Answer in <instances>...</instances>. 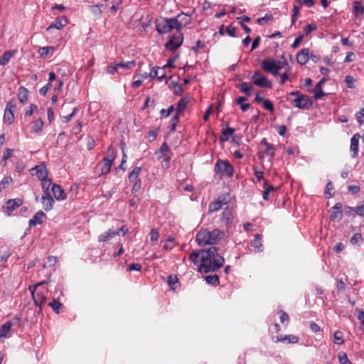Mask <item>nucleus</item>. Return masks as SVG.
<instances>
[{"label":"nucleus","mask_w":364,"mask_h":364,"mask_svg":"<svg viewBox=\"0 0 364 364\" xmlns=\"http://www.w3.org/2000/svg\"><path fill=\"white\" fill-rule=\"evenodd\" d=\"M191 261L198 266L201 273L215 272L223 266L225 259L218 253V247H210L200 252L193 251L190 255Z\"/></svg>","instance_id":"nucleus-1"},{"label":"nucleus","mask_w":364,"mask_h":364,"mask_svg":"<svg viewBox=\"0 0 364 364\" xmlns=\"http://www.w3.org/2000/svg\"><path fill=\"white\" fill-rule=\"evenodd\" d=\"M225 235L224 232L218 229L209 231L200 230L196 235V240L200 246L216 244Z\"/></svg>","instance_id":"nucleus-2"},{"label":"nucleus","mask_w":364,"mask_h":364,"mask_svg":"<svg viewBox=\"0 0 364 364\" xmlns=\"http://www.w3.org/2000/svg\"><path fill=\"white\" fill-rule=\"evenodd\" d=\"M214 170L215 173L220 174L221 176H227L232 177L234 173L233 166L225 160L218 159L215 164Z\"/></svg>","instance_id":"nucleus-3"},{"label":"nucleus","mask_w":364,"mask_h":364,"mask_svg":"<svg viewBox=\"0 0 364 364\" xmlns=\"http://www.w3.org/2000/svg\"><path fill=\"white\" fill-rule=\"evenodd\" d=\"M183 41V35L181 32L174 33L170 40L165 44V47L168 50H174L178 48Z\"/></svg>","instance_id":"nucleus-4"},{"label":"nucleus","mask_w":364,"mask_h":364,"mask_svg":"<svg viewBox=\"0 0 364 364\" xmlns=\"http://www.w3.org/2000/svg\"><path fill=\"white\" fill-rule=\"evenodd\" d=\"M251 80L254 85L260 87H271L272 82L262 75L260 71H256L251 77Z\"/></svg>","instance_id":"nucleus-5"},{"label":"nucleus","mask_w":364,"mask_h":364,"mask_svg":"<svg viewBox=\"0 0 364 364\" xmlns=\"http://www.w3.org/2000/svg\"><path fill=\"white\" fill-rule=\"evenodd\" d=\"M293 102L294 103L295 106L299 109L306 110L309 109L310 107L312 105V101L311 100L310 97L306 95H303L299 96V97H296L295 99L293 100Z\"/></svg>","instance_id":"nucleus-6"},{"label":"nucleus","mask_w":364,"mask_h":364,"mask_svg":"<svg viewBox=\"0 0 364 364\" xmlns=\"http://www.w3.org/2000/svg\"><path fill=\"white\" fill-rule=\"evenodd\" d=\"M262 68L276 76L278 75V68L276 67V62L272 58H266L262 62Z\"/></svg>","instance_id":"nucleus-7"},{"label":"nucleus","mask_w":364,"mask_h":364,"mask_svg":"<svg viewBox=\"0 0 364 364\" xmlns=\"http://www.w3.org/2000/svg\"><path fill=\"white\" fill-rule=\"evenodd\" d=\"M171 26H169L167 18H162L156 20V30L159 33H167L171 31Z\"/></svg>","instance_id":"nucleus-8"},{"label":"nucleus","mask_w":364,"mask_h":364,"mask_svg":"<svg viewBox=\"0 0 364 364\" xmlns=\"http://www.w3.org/2000/svg\"><path fill=\"white\" fill-rule=\"evenodd\" d=\"M15 109V106L13 105L11 102L7 103L6 106V109L4 110V122L8 124H11L13 123L14 120V112Z\"/></svg>","instance_id":"nucleus-9"},{"label":"nucleus","mask_w":364,"mask_h":364,"mask_svg":"<svg viewBox=\"0 0 364 364\" xmlns=\"http://www.w3.org/2000/svg\"><path fill=\"white\" fill-rule=\"evenodd\" d=\"M343 205L341 203H337L333 206L330 210L331 215L330 218L331 220H337L339 221L342 219L343 212H342Z\"/></svg>","instance_id":"nucleus-10"},{"label":"nucleus","mask_w":364,"mask_h":364,"mask_svg":"<svg viewBox=\"0 0 364 364\" xmlns=\"http://www.w3.org/2000/svg\"><path fill=\"white\" fill-rule=\"evenodd\" d=\"M144 76L146 77L157 78L159 81H162L164 79L166 78V70L164 67L154 68L151 70L149 75L146 73Z\"/></svg>","instance_id":"nucleus-11"},{"label":"nucleus","mask_w":364,"mask_h":364,"mask_svg":"<svg viewBox=\"0 0 364 364\" xmlns=\"http://www.w3.org/2000/svg\"><path fill=\"white\" fill-rule=\"evenodd\" d=\"M23 204V200L21 198L9 199L6 203V209L8 215H11L13 210L20 207Z\"/></svg>","instance_id":"nucleus-12"},{"label":"nucleus","mask_w":364,"mask_h":364,"mask_svg":"<svg viewBox=\"0 0 364 364\" xmlns=\"http://www.w3.org/2000/svg\"><path fill=\"white\" fill-rule=\"evenodd\" d=\"M296 61L299 64L306 65L310 60V50L309 48H304L299 51L296 56Z\"/></svg>","instance_id":"nucleus-13"},{"label":"nucleus","mask_w":364,"mask_h":364,"mask_svg":"<svg viewBox=\"0 0 364 364\" xmlns=\"http://www.w3.org/2000/svg\"><path fill=\"white\" fill-rule=\"evenodd\" d=\"M32 171H35L32 175H35L41 181L48 178V171L44 164L36 166L32 168Z\"/></svg>","instance_id":"nucleus-14"},{"label":"nucleus","mask_w":364,"mask_h":364,"mask_svg":"<svg viewBox=\"0 0 364 364\" xmlns=\"http://www.w3.org/2000/svg\"><path fill=\"white\" fill-rule=\"evenodd\" d=\"M41 203L43 209L46 211H50L53 209L55 201L50 193H46L41 197Z\"/></svg>","instance_id":"nucleus-15"},{"label":"nucleus","mask_w":364,"mask_h":364,"mask_svg":"<svg viewBox=\"0 0 364 364\" xmlns=\"http://www.w3.org/2000/svg\"><path fill=\"white\" fill-rule=\"evenodd\" d=\"M68 23V18L66 16H63L61 17L57 18L54 22H53L47 28L46 31H49L53 28H56L58 30L61 29Z\"/></svg>","instance_id":"nucleus-16"},{"label":"nucleus","mask_w":364,"mask_h":364,"mask_svg":"<svg viewBox=\"0 0 364 364\" xmlns=\"http://www.w3.org/2000/svg\"><path fill=\"white\" fill-rule=\"evenodd\" d=\"M360 138V135L359 134H355L352 138L350 139V150L353 152L352 157L355 158L358 156V144Z\"/></svg>","instance_id":"nucleus-17"},{"label":"nucleus","mask_w":364,"mask_h":364,"mask_svg":"<svg viewBox=\"0 0 364 364\" xmlns=\"http://www.w3.org/2000/svg\"><path fill=\"white\" fill-rule=\"evenodd\" d=\"M52 191L56 200H63L66 198V193L60 186L53 184L52 186Z\"/></svg>","instance_id":"nucleus-18"},{"label":"nucleus","mask_w":364,"mask_h":364,"mask_svg":"<svg viewBox=\"0 0 364 364\" xmlns=\"http://www.w3.org/2000/svg\"><path fill=\"white\" fill-rule=\"evenodd\" d=\"M170 151V149L166 142L163 143L161 146L159 150L156 152V154L158 156V158L160 159L164 156H166L164 161L168 163L171 160V157L167 156V154Z\"/></svg>","instance_id":"nucleus-19"},{"label":"nucleus","mask_w":364,"mask_h":364,"mask_svg":"<svg viewBox=\"0 0 364 364\" xmlns=\"http://www.w3.org/2000/svg\"><path fill=\"white\" fill-rule=\"evenodd\" d=\"M299 338L294 335H280L277 336L276 342H286L287 343H296Z\"/></svg>","instance_id":"nucleus-20"},{"label":"nucleus","mask_w":364,"mask_h":364,"mask_svg":"<svg viewBox=\"0 0 364 364\" xmlns=\"http://www.w3.org/2000/svg\"><path fill=\"white\" fill-rule=\"evenodd\" d=\"M192 14H193V12L191 14H185L183 12H181L180 14H178V18L179 19L181 28L183 26H186L187 25L191 23V20H192V18H191Z\"/></svg>","instance_id":"nucleus-21"},{"label":"nucleus","mask_w":364,"mask_h":364,"mask_svg":"<svg viewBox=\"0 0 364 364\" xmlns=\"http://www.w3.org/2000/svg\"><path fill=\"white\" fill-rule=\"evenodd\" d=\"M16 52V50H10L4 52L3 55L0 56V65H6Z\"/></svg>","instance_id":"nucleus-22"},{"label":"nucleus","mask_w":364,"mask_h":364,"mask_svg":"<svg viewBox=\"0 0 364 364\" xmlns=\"http://www.w3.org/2000/svg\"><path fill=\"white\" fill-rule=\"evenodd\" d=\"M116 235H119V232H115V230L109 229L104 233L101 234L98 237L99 242H106L111 240Z\"/></svg>","instance_id":"nucleus-23"},{"label":"nucleus","mask_w":364,"mask_h":364,"mask_svg":"<svg viewBox=\"0 0 364 364\" xmlns=\"http://www.w3.org/2000/svg\"><path fill=\"white\" fill-rule=\"evenodd\" d=\"M251 245L255 248L256 252H261L263 251V245L262 242V236L259 234H257L255 236V239L251 242Z\"/></svg>","instance_id":"nucleus-24"},{"label":"nucleus","mask_w":364,"mask_h":364,"mask_svg":"<svg viewBox=\"0 0 364 364\" xmlns=\"http://www.w3.org/2000/svg\"><path fill=\"white\" fill-rule=\"evenodd\" d=\"M232 218L233 215L232 210L228 208H225L222 214V222L225 223L226 225H228L232 223Z\"/></svg>","instance_id":"nucleus-25"},{"label":"nucleus","mask_w":364,"mask_h":364,"mask_svg":"<svg viewBox=\"0 0 364 364\" xmlns=\"http://www.w3.org/2000/svg\"><path fill=\"white\" fill-rule=\"evenodd\" d=\"M261 144L262 145H264L265 146V149L264 150V153L267 155V156H271L272 158L274 157V151H275V149H274V146L273 144L267 142V139H263L262 141H261Z\"/></svg>","instance_id":"nucleus-26"},{"label":"nucleus","mask_w":364,"mask_h":364,"mask_svg":"<svg viewBox=\"0 0 364 364\" xmlns=\"http://www.w3.org/2000/svg\"><path fill=\"white\" fill-rule=\"evenodd\" d=\"M237 87L240 88V91L247 96H250L254 90V87L250 82H242L237 85Z\"/></svg>","instance_id":"nucleus-27"},{"label":"nucleus","mask_w":364,"mask_h":364,"mask_svg":"<svg viewBox=\"0 0 364 364\" xmlns=\"http://www.w3.org/2000/svg\"><path fill=\"white\" fill-rule=\"evenodd\" d=\"M43 217H46V215L42 210L37 212L33 215V217L29 220V225L36 226L38 224H41L43 223L42 218Z\"/></svg>","instance_id":"nucleus-28"},{"label":"nucleus","mask_w":364,"mask_h":364,"mask_svg":"<svg viewBox=\"0 0 364 364\" xmlns=\"http://www.w3.org/2000/svg\"><path fill=\"white\" fill-rule=\"evenodd\" d=\"M226 204H227L226 202H224L220 200L213 201L210 203L209 207H208V211H209V213L217 212V211L220 210V209H222L223 206Z\"/></svg>","instance_id":"nucleus-29"},{"label":"nucleus","mask_w":364,"mask_h":364,"mask_svg":"<svg viewBox=\"0 0 364 364\" xmlns=\"http://www.w3.org/2000/svg\"><path fill=\"white\" fill-rule=\"evenodd\" d=\"M325 79H321L318 82L316 83L314 88V97L316 100L321 99L324 95V93L322 90V85L324 82Z\"/></svg>","instance_id":"nucleus-30"},{"label":"nucleus","mask_w":364,"mask_h":364,"mask_svg":"<svg viewBox=\"0 0 364 364\" xmlns=\"http://www.w3.org/2000/svg\"><path fill=\"white\" fill-rule=\"evenodd\" d=\"M44 122L41 118L35 120L33 122L31 132L34 134H41L43 132Z\"/></svg>","instance_id":"nucleus-31"},{"label":"nucleus","mask_w":364,"mask_h":364,"mask_svg":"<svg viewBox=\"0 0 364 364\" xmlns=\"http://www.w3.org/2000/svg\"><path fill=\"white\" fill-rule=\"evenodd\" d=\"M141 167L136 166L132 171L129 173L128 178L130 183H134L136 181L140 180L139 176L141 173Z\"/></svg>","instance_id":"nucleus-32"},{"label":"nucleus","mask_w":364,"mask_h":364,"mask_svg":"<svg viewBox=\"0 0 364 364\" xmlns=\"http://www.w3.org/2000/svg\"><path fill=\"white\" fill-rule=\"evenodd\" d=\"M11 328L10 323L5 322L0 328V338L10 337L9 333Z\"/></svg>","instance_id":"nucleus-33"},{"label":"nucleus","mask_w":364,"mask_h":364,"mask_svg":"<svg viewBox=\"0 0 364 364\" xmlns=\"http://www.w3.org/2000/svg\"><path fill=\"white\" fill-rule=\"evenodd\" d=\"M188 102L189 98L188 97H183L180 99L177 104L176 112L178 114L182 113L186 108V106L188 104Z\"/></svg>","instance_id":"nucleus-34"},{"label":"nucleus","mask_w":364,"mask_h":364,"mask_svg":"<svg viewBox=\"0 0 364 364\" xmlns=\"http://www.w3.org/2000/svg\"><path fill=\"white\" fill-rule=\"evenodd\" d=\"M262 186L264 188V191L262 193V198L264 200H268L269 193L274 191L277 188H274L272 185L268 184L267 181H266L263 183Z\"/></svg>","instance_id":"nucleus-35"},{"label":"nucleus","mask_w":364,"mask_h":364,"mask_svg":"<svg viewBox=\"0 0 364 364\" xmlns=\"http://www.w3.org/2000/svg\"><path fill=\"white\" fill-rule=\"evenodd\" d=\"M28 90L21 86L18 89V98L21 103H24L28 100Z\"/></svg>","instance_id":"nucleus-36"},{"label":"nucleus","mask_w":364,"mask_h":364,"mask_svg":"<svg viewBox=\"0 0 364 364\" xmlns=\"http://www.w3.org/2000/svg\"><path fill=\"white\" fill-rule=\"evenodd\" d=\"M235 132V129L231 127H227L225 129L222 131L220 136V141H226L229 139L230 136H232Z\"/></svg>","instance_id":"nucleus-37"},{"label":"nucleus","mask_w":364,"mask_h":364,"mask_svg":"<svg viewBox=\"0 0 364 364\" xmlns=\"http://www.w3.org/2000/svg\"><path fill=\"white\" fill-rule=\"evenodd\" d=\"M247 100L246 97H239L236 100V102L237 105L240 106V109L242 112L247 111L250 107V105L249 103H245V102Z\"/></svg>","instance_id":"nucleus-38"},{"label":"nucleus","mask_w":364,"mask_h":364,"mask_svg":"<svg viewBox=\"0 0 364 364\" xmlns=\"http://www.w3.org/2000/svg\"><path fill=\"white\" fill-rule=\"evenodd\" d=\"M169 26H171V30L176 28L177 32H181V26L178 15L175 18H167Z\"/></svg>","instance_id":"nucleus-39"},{"label":"nucleus","mask_w":364,"mask_h":364,"mask_svg":"<svg viewBox=\"0 0 364 364\" xmlns=\"http://www.w3.org/2000/svg\"><path fill=\"white\" fill-rule=\"evenodd\" d=\"M112 165V163L110 162L109 160L103 159L102 165L101 167V174L102 175L107 174L110 171Z\"/></svg>","instance_id":"nucleus-40"},{"label":"nucleus","mask_w":364,"mask_h":364,"mask_svg":"<svg viewBox=\"0 0 364 364\" xmlns=\"http://www.w3.org/2000/svg\"><path fill=\"white\" fill-rule=\"evenodd\" d=\"M48 305L56 314H60L62 304L58 299L53 297L52 301L49 302Z\"/></svg>","instance_id":"nucleus-41"},{"label":"nucleus","mask_w":364,"mask_h":364,"mask_svg":"<svg viewBox=\"0 0 364 364\" xmlns=\"http://www.w3.org/2000/svg\"><path fill=\"white\" fill-rule=\"evenodd\" d=\"M57 261H58V258L56 257L49 256V257H48L47 260L43 262V266L44 268L52 267L55 266Z\"/></svg>","instance_id":"nucleus-42"},{"label":"nucleus","mask_w":364,"mask_h":364,"mask_svg":"<svg viewBox=\"0 0 364 364\" xmlns=\"http://www.w3.org/2000/svg\"><path fill=\"white\" fill-rule=\"evenodd\" d=\"M205 281L208 284H212L213 286H217L219 284V277L217 274L208 275L205 277Z\"/></svg>","instance_id":"nucleus-43"},{"label":"nucleus","mask_w":364,"mask_h":364,"mask_svg":"<svg viewBox=\"0 0 364 364\" xmlns=\"http://www.w3.org/2000/svg\"><path fill=\"white\" fill-rule=\"evenodd\" d=\"M333 342L336 345H341L344 343L343 338V333L340 331H336L333 334Z\"/></svg>","instance_id":"nucleus-44"},{"label":"nucleus","mask_w":364,"mask_h":364,"mask_svg":"<svg viewBox=\"0 0 364 364\" xmlns=\"http://www.w3.org/2000/svg\"><path fill=\"white\" fill-rule=\"evenodd\" d=\"M52 181L49 178H46L41 181V186L43 191V194L50 193L49 188L51 186H53Z\"/></svg>","instance_id":"nucleus-45"},{"label":"nucleus","mask_w":364,"mask_h":364,"mask_svg":"<svg viewBox=\"0 0 364 364\" xmlns=\"http://www.w3.org/2000/svg\"><path fill=\"white\" fill-rule=\"evenodd\" d=\"M115 151L112 146H109L107 149L106 156L103 159L105 160H109L110 162L113 163V161L115 159Z\"/></svg>","instance_id":"nucleus-46"},{"label":"nucleus","mask_w":364,"mask_h":364,"mask_svg":"<svg viewBox=\"0 0 364 364\" xmlns=\"http://www.w3.org/2000/svg\"><path fill=\"white\" fill-rule=\"evenodd\" d=\"M338 358L340 364H351L346 353L340 352Z\"/></svg>","instance_id":"nucleus-47"},{"label":"nucleus","mask_w":364,"mask_h":364,"mask_svg":"<svg viewBox=\"0 0 364 364\" xmlns=\"http://www.w3.org/2000/svg\"><path fill=\"white\" fill-rule=\"evenodd\" d=\"M13 182L11 177H4L0 182V192Z\"/></svg>","instance_id":"nucleus-48"},{"label":"nucleus","mask_w":364,"mask_h":364,"mask_svg":"<svg viewBox=\"0 0 364 364\" xmlns=\"http://www.w3.org/2000/svg\"><path fill=\"white\" fill-rule=\"evenodd\" d=\"M118 64V67L119 68H123V69H132L134 65H135V61L134 60H132V61H127V62H124V63H117Z\"/></svg>","instance_id":"nucleus-49"},{"label":"nucleus","mask_w":364,"mask_h":364,"mask_svg":"<svg viewBox=\"0 0 364 364\" xmlns=\"http://www.w3.org/2000/svg\"><path fill=\"white\" fill-rule=\"evenodd\" d=\"M21 317L19 315H16L11 320L6 321L11 323V326H21Z\"/></svg>","instance_id":"nucleus-50"},{"label":"nucleus","mask_w":364,"mask_h":364,"mask_svg":"<svg viewBox=\"0 0 364 364\" xmlns=\"http://www.w3.org/2000/svg\"><path fill=\"white\" fill-rule=\"evenodd\" d=\"M364 12V8L360 2H355L353 6V13L355 15L362 14Z\"/></svg>","instance_id":"nucleus-51"},{"label":"nucleus","mask_w":364,"mask_h":364,"mask_svg":"<svg viewBox=\"0 0 364 364\" xmlns=\"http://www.w3.org/2000/svg\"><path fill=\"white\" fill-rule=\"evenodd\" d=\"M174 110V107L173 105L170 106L167 109H161L160 112L161 117L166 118L168 117Z\"/></svg>","instance_id":"nucleus-52"},{"label":"nucleus","mask_w":364,"mask_h":364,"mask_svg":"<svg viewBox=\"0 0 364 364\" xmlns=\"http://www.w3.org/2000/svg\"><path fill=\"white\" fill-rule=\"evenodd\" d=\"M355 118L359 124H364V107L355 114Z\"/></svg>","instance_id":"nucleus-53"},{"label":"nucleus","mask_w":364,"mask_h":364,"mask_svg":"<svg viewBox=\"0 0 364 364\" xmlns=\"http://www.w3.org/2000/svg\"><path fill=\"white\" fill-rule=\"evenodd\" d=\"M363 240V237L360 233H355L350 239L352 245H358Z\"/></svg>","instance_id":"nucleus-54"},{"label":"nucleus","mask_w":364,"mask_h":364,"mask_svg":"<svg viewBox=\"0 0 364 364\" xmlns=\"http://www.w3.org/2000/svg\"><path fill=\"white\" fill-rule=\"evenodd\" d=\"M273 18V16L272 14H266L264 17L259 18L257 19V23L260 25H264L265 23L272 20Z\"/></svg>","instance_id":"nucleus-55"},{"label":"nucleus","mask_w":364,"mask_h":364,"mask_svg":"<svg viewBox=\"0 0 364 364\" xmlns=\"http://www.w3.org/2000/svg\"><path fill=\"white\" fill-rule=\"evenodd\" d=\"M317 28V26L315 23H310V24H307L304 28V32L305 33V35H309L311 32L314 31H316Z\"/></svg>","instance_id":"nucleus-56"},{"label":"nucleus","mask_w":364,"mask_h":364,"mask_svg":"<svg viewBox=\"0 0 364 364\" xmlns=\"http://www.w3.org/2000/svg\"><path fill=\"white\" fill-rule=\"evenodd\" d=\"M119 69L118 64H110L107 65L106 68V72L108 74H114Z\"/></svg>","instance_id":"nucleus-57"},{"label":"nucleus","mask_w":364,"mask_h":364,"mask_svg":"<svg viewBox=\"0 0 364 364\" xmlns=\"http://www.w3.org/2000/svg\"><path fill=\"white\" fill-rule=\"evenodd\" d=\"M35 304L41 310V307L46 301V297H31Z\"/></svg>","instance_id":"nucleus-58"},{"label":"nucleus","mask_w":364,"mask_h":364,"mask_svg":"<svg viewBox=\"0 0 364 364\" xmlns=\"http://www.w3.org/2000/svg\"><path fill=\"white\" fill-rule=\"evenodd\" d=\"M159 233L155 228H152L150 232V239L151 242H156L159 240Z\"/></svg>","instance_id":"nucleus-59"},{"label":"nucleus","mask_w":364,"mask_h":364,"mask_svg":"<svg viewBox=\"0 0 364 364\" xmlns=\"http://www.w3.org/2000/svg\"><path fill=\"white\" fill-rule=\"evenodd\" d=\"M205 46V43L204 41L198 40L195 46L191 47V50L195 53L198 52L199 49L204 48Z\"/></svg>","instance_id":"nucleus-60"},{"label":"nucleus","mask_w":364,"mask_h":364,"mask_svg":"<svg viewBox=\"0 0 364 364\" xmlns=\"http://www.w3.org/2000/svg\"><path fill=\"white\" fill-rule=\"evenodd\" d=\"M262 105H263V107L271 112H273L274 111V105L272 104V102L271 101H269V100H265L263 103H262Z\"/></svg>","instance_id":"nucleus-61"},{"label":"nucleus","mask_w":364,"mask_h":364,"mask_svg":"<svg viewBox=\"0 0 364 364\" xmlns=\"http://www.w3.org/2000/svg\"><path fill=\"white\" fill-rule=\"evenodd\" d=\"M355 81V80L354 77L351 75H347L345 78V82L347 85V87L349 88L354 87Z\"/></svg>","instance_id":"nucleus-62"},{"label":"nucleus","mask_w":364,"mask_h":364,"mask_svg":"<svg viewBox=\"0 0 364 364\" xmlns=\"http://www.w3.org/2000/svg\"><path fill=\"white\" fill-rule=\"evenodd\" d=\"M52 85L50 82H48L45 86H43L39 90V93L42 96H46L48 92L51 89Z\"/></svg>","instance_id":"nucleus-63"},{"label":"nucleus","mask_w":364,"mask_h":364,"mask_svg":"<svg viewBox=\"0 0 364 364\" xmlns=\"http://www.w3.org/2000/svg\"><path fill=\"white\" fill-rule=\"evenodd\" d=\"M303 38H304V35H299L298 37H296L295 38L294 43L291 45V48L293 49L297 48L300 46L301 43L302 42Z\"/></svg>","instance_id":"nucleus-64"}]
</instances>
